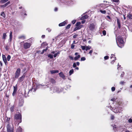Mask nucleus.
Returning <instances> with one entry per match:
<instances>
[{
  "label": "nucleus",
  "mask_w": 132,
  "mask_h": 132,
  "mask_svg": "<svg viewBox=\"0 0 132 132\" xmlns=\"http://www.w3.org/2000/svg\"><path fill=\"white\" fill-rule=\"evenodd\" d=\"M117 23L118 28L119 29H120L121 28V26L120 23V21L119 20L118 18H117Z\"/></svg>",
  "instance_id": "nucleus-13"
},
{
  "label": "nucleus",
  "mask_w": 132,
  "mask_h": 132,
  "mask_svg": "<svg viewBox=\"0 0 132 132\" xmlns=\"http://www.w3.org/2000/svg\"><path fill=\"white\" fill-rule=\"evenodd\" d=\"M124 74V72H122L121 74V75L120 76V77H123Z\"/></svg>",
  "instance_id": "nucleus-52"
},
{
  "label": "nucleus",
  "mask_w": 132,
  "mask_h": 132,
  "mask_svg": "<svg viewBox=\"0 0 132 132\" xmlns=\"http://www.w3.org/2000/svg\"><path fill=\"white\" fill-rule=\"evenodd\" d=\"M88 17V16L87 15H84V14H83L82 15V17L80 18L81 20H83L86 19H87Z\"/></svg>",
  "instance_id": "nucleus-11"
},
{
  "label": "nucleus",
  "mask_w": 132,
  "mask_h": 132,
  "mask_svg": "<svg viewBox=\"0 0 132 132\" xmlns=\"http://www.w3.org/2000/svg\"><path fill=\"white\" fill-rule=\"evenodd\" d=\"M116 42L118 46L119 47L121 48L123 46V40L122 37L120 36L117 37L116 36Z\"/></svg>",
  "instance_id": "nucleus-1"
},
{
  "label": "nucleus",
  "mask_w": 132,
  "mask_h": 132,
  "mask_svg": "<svg viewBox=\"0 0 132 132\" xmlns=\"http://www.w3.org/2000/svg\"><path fill=\"white\" fill-rule=\"evenodd\" d=\"M22 117L20 113L16 114L14 116V119L16 120H19V123L21 122Z\"/></svg>",
  "instance_id": "nucleus-4"
},
{
  "label": "nucleus",
  "mask_w": 132,
  "mask_h": 132,
  "mask_svg": "<svg viewBox=\"0 0 132 132\" xmlns=\"http://www.w3.org/2000/svg\"><path fill=\"white\" fill-rule=\"evenodd\" d=\"M80 28H79V27H76L75 28V29H74L73 31H76L77 30H78L80 29Z\"/></svg>",
  "instance_id": "nucleus-33"
},
{
  "label": "nucleus",
  "mask_w": 132,
  "mask_h": 132,
  "mask_svg": "<svg viewBox=\"0 0 132 132\" xmlns=\"http://www.w3.org/2000/svg\"><path fill=\"white\" fill-rule=\"evenodd\" d=\"M69 58L71 59V60H73V57L71 56H69Z\"/></svg>",
  "instance_id": "nucleus-55"
},
{
  "label": "nucleus",
  "mask_w": 132,
  "mask_h": 132,
  "mask_svg": "<svg viewBox=\"0 0 132 132\" xmlns=\"http://www.w3.org/2000/svg\"><path fill=\"white\" fill-rule=\"evenodd\" d=\"M74 72V70L73 69H71L69 72V75H71L72 74H73Z\"/></svg>",
  "instance_id": "nucleus-24"
},
{
  "label": "nucleus",
  "mask_w": 132,
  "mask_h": 132,
  "mask_svg": "<svg viewBox=\"0 0 132 132\" xmlns=\"http://www.w3.org/2000/svg\"><path fill=\"white\" fill-rule=\"evenodd\" d=\"M81 48L83 50H85L86 49V47L85 46H81Z\"/></svg>",
  "instance_id": "nucleus-39"
},
{
  "label": "nucleus",
  "mask_w": 132,
  "mask_h": 132,
  "mask_svg": "<svg viewBox=\"0 0 132 132\" xmlns=\"http://www.w3.org/2000/svg\"><path fill=\"white\" fill-rule=\"evenodd\" d=\"M124 82L123 81H121L120 82V83L121 84L123 85V84Z\"/></svg>",
  "instance_id": "nucleus-58"
},
{
  "label": "nucleus",
  "mask_w": 132,
  "mask_h": 132,
  "mask_svg": "<svg viewBox=\"0 0 132 132\" xmlns=\"http://www.w3.org/2000/svg\"><path fill=\"white\" fill-rule=\"evenodd\" d=\"M48 57L50 58V59H52L53 58V55L51 54H49L48 55Z\"/></svg>",
  "instance_id": "nucleus-35"
},
{
  "label": "nucleus",
  "mask_w": 132,
  "mask_h": 132,
  "mask_svg": "<svg viewBox=\"0 0 132 132\" xmlns=\"http://www.w3.org/2000/svg\"><path fill=\"white\" fill-rule=\"evenodd\" d=\"M86 60V58L84 57H82L81 58V61H85Z\"/></svg>",
  "instance_id": "nucleus-41"
},
{
  "label": "nucleus",
  "mask_w": 132,
  "mask_h": 132,
  "mask_svg": "<svg viewBox=\"0 0 132 132\" xmlns=\"http://www.w3.org/2000/svg\"><path fill=\"white\" fill-rule=\"evenodd\" d=\"M21 73V69L19 68L17 69L15 73V78H18L19 76Z\"/></svg>",
  "instance_id": "nucleus-6"
},
{
  "label": "nucleus",
  "mask_w": 132,
  "mask_h": 132,
  "mask_svg": "<svg viewBox=\"0 0 132 132\" xmlns=\"http://www.w3.org/2000/svg\"><path fill=\"white\" fill-rule=\"evenodd\" d=\"M127 17L129 19H132V15L129 13L127 14Z\"/></svg>",
  "instance_id": "nucleus-16"
},
{
  "label": "nucleus",
  "mask_w": 132,
  "mask_h": 132,
  "mask_svg": "<svg viewBox=\"0 0 132 132\" xmlns=\"http://www.w3.org/2000/svg\"><path fill=\"white\" fill-rule=\"evenodd\" d=\"M93 52V50H90L89 52V54H90V55L91 56L92 55V53Z\"/></svg>",
  "instance_id": "nucleus-53"
},
{
  "label": "nucleus",
  "mask_w": 132,
  "mask_h": 132,
  "mask_svg": "<svg viewBox=\"0 0 132 132\" xmlns=\"http://www.w3.org/2000/svg\"><path fill=\"white\" fill-rule=\"evenodd\" d=\"M75 45L74 44H72L71 46V48L72 49H73L75 47Z\"/></svg>",
  "instance_id": "nucleus-46"
},
{
  "label": "nucleus",
  "mask_w": 132,
  "mask_h": 132,
  "mask_svg": "<svg viewBox=\"0 0 132 132\" xmlns=\"http://www.w3.org/2000/svg\"><path fill=\"white\" fill-rule=\"evenodd\" d=\"M113 2H118L119 0H112Z\"/></svg>",
  "instance_id": "nucleus-57"
},
{
  "label": "nucleus",
  "mask_w": 132,
  "mask_h": 132,
  "mask_svg": "<svg viewBox=\"0 0 132 132\" xmlns=\"http://www.w3.org/2000/svg\"><path fill=\"white\" fill-rule=\"evenodd\" d=\"M25 76L23 74L22 76L20 77L18 79V81L20 82L23 81L24 80Z\"/></svg>",
  "instance_id": "nucleus-10"
},
{
  "label": "nucleus",
  "mask_w": 132,
  "mask_h": 132,
  "mask_svg": "<svg viewBox=\"0 0 132 132\" xmlns=\"http://www.w3.org/2000/svg\"><path fill=\"white\" fill-rule=\"evenodd\" d=\"M22 129V128L20 126H19L17 129L16 132H21Z\"/></svg>",
  "instance_id": "nucleus-19"
},
{
  "label": "nucleus",
  "mask_w": 132,
  "mask_h": 132,
  "mask_svg": "<svg viewBox=\"0 0 132 132\" xmlns=\"http://www.w3.org/2000/svg\"><path fill=\"white\" fill-rule=\"evenodd\" d=\"M48 49V47H47L46 48V49H44L43 50L42 52L41 53V54H43Z\"/></svg>",
  "instance_id": "nucleus-27"
},
{
  "label": "nucleus",
  "mask_w": 132,
  "mask_h": 132,
  "mask_svg": "<svg viewBox=\"0 0 132 132\" xmlns=\"http://www.w3.org/2000/svg\"><path fill=\"white\" fill-rule=\"evenodd\" d=\"M9 0H1L0 1V3L3 4L8 1Z\"/></svg>",
  "instance_id": "nucleus-22"
},
{
  "label": "nucleus",
  "mask_w": 132,
  "mask_h": 132,
  "mask_svg": "<svg viewBox=\"0 0 132 132\" xmlns=\"http://www.w3.org/2000/svg\"><path fill=\"white\" fill-rule=\"evenodd\" d=\"M1 7L4 8L5 7L4 4L3 5H2L0 6Z\"/></svg>",
  "instance_id": "nucleus-59"
},
{
  "label": "nucleus",
  "mask_w": 132,
  "mask_h": 132,
  "mask_svg": "<svg viewBox=\"0 0 132 132\" xmlns=\"http://www.w3.org/2000/svg\"><path fill=\"white\" fill-rule=\"evenodd\" d=\"M89 29L92 31H94L96 29V24L94 23L90 24L89 27Z\"/></svg>",
  "instance_id": "nucleus-3"
},
{
  "label": "nucleus",
  "mask_w": 132,
  "mask_h": 132,
  "mask_svg": "<svg viewBox=\"0 0 132 132\" xmlns=\"http://www.w3.org/2000/svg\"><path fill=\"white\" fill-rule=\"evenodd\" d=\"M23 100L22 98H21L20 100H19V105L20 106H22L23 105Z\"/></svg>",
  "instance_id": "nucleus-14"
},
{
  "label": "nucleus",
  "mask_w": 132,
  "mask_h": 132,
  "mask_svg": "<svg viewBox=\"0 0 132 132\" xmlns=\"http://www.w3.org/2000/svg\"><path fill=\"white\" fill-rule=\"evenodd\" d=\"M78 36V35H74L73 36V38H76V37Z\"/></svg>",
  "instance_id": "nucleus-56"
},
{
  "label": "nucleus",
  "mask_w": 132,
  "mask_h": 132,
  "mask_svg": "<svg viewBox=\"0 0 132 132\" xmlns=\"http://www.w3.org/2000/svg\"><path fill=\"white\" fill-rule=\"evenodd\" d=\"M115 90V88L114 87H112L111 88V90L112 92L114 91Z\"/></svg>",
  "instance_id": "nucleus-47"
},
{
  "label": "nucleus",
  "mask_w": 132,
  "mask_h": 132,
  "mask_svg": "<svg viewBox=\"0 0 132 132\" xmlns=\"http://www.w3.org/2000/svg\"><path fill=\"white\" fill-rule=\"evenodd\" d=\"M114 119V116L113 115H112L111 116V119L112 120H113Z\"/></svg>",
  "instance_id": "nucleus-54"
},
{
  "label": "nucleus",
  "mask_w": 132,
  "mask_h": 132,
  "mask_svg": "<svg viewBox=\"0 0 132 132\" xmlns=\"http://www.w3.org/2000/svg\"><path fill=\"white\" fill-rule=\"evenodd\" d=\"M102 33L105 36L106 35V31L105 30H103V31Z\"/></svg>",
  "instance_id": "nucleus-44"
},
{
  "label": "nucleus",
  "mask_w": 132,
  "mask_h": 132,
  "mask_svg": "<svg viewBox=\"0 0 132 132\" xmlns=\"http://www.w3.org/2000/svg\"><path fill=\"white\" fill-rule=\"evenodd\" d=\"M6 130L7 132H14L13 126H11L9 123L6 126Z\"/></svg>",
  "instance_id": "nucleus-2"
},
{
  "label": "nucleus",
  "mask_w": 132,
  "mask_h": 132,
  "mask_svg": "<svg viewBox=\"0 0 132 132\" xmlns=\"http://www.w3.org/2000/svg\"><path fill=\"white\" fill-rule=\"evenodd\" d=\"M81 23L80 22H77L75 25L76 26H78L80 25Z\"/></svg>",
  "instance_id": "nucleus-38"
},
{
  "label": "nucleus",
  "mask_w": 132,
  "mask_h": 132,
  "mask_svg": "<svg viewBox=\"0 0 132 132\" xmlns=\"http://www.w3.org/2000/svg\"><path fill=\"white\" fill-rule=\"evenodd\" d=\"M91 48V47L90 46H87L86 47V50L87 51L88 50H90Z\"/></svg>",
  "instance_id": "nucleus-28"
},
{
  "label": "nucleus",
  "mask_w": 132,
  "mask_h": 132,
  "mask_svg": "<svg viewBox=\"0 0 132 132\" xmlns=\"http://www.w3.org/2000/svg\"><path fill=\"white\" fill-rule=\"evenodd\" d=\"M14 106H12L10 108V110L11 111L13 112L14 111Z\"/></svg>",
  "instance_id": "nucleus-32"
},
{
  "label": "nucleus",
  "mask_w": 132,
  "mask_h": 132,
  "mask_svg": "<svg viewBox=\"0 0 132 132\" xmlns=\"http://www.w3.org/2000/svg\"><path fill=\"white\" fill-rule=\"evenodd\" d=\"M128 122L129 123H131L132 122V119L131 118H130L128 120Z\"/></svg>",
  "instance_id": "nucleus-45"
},
{
  "label": "nucleus",
  "mask_w": 132,
  "mask_h": 132,
  "mask_svg": "<svg viewBox=\"0 0 132 132\" xmlns=\"http://www.w3.org/2000/svg\"><path fill=\"white\" fill-rule=\"evenodd\" d=\"M50 81L53 84H54L55 83V80L52 78H50Z\"/></svg>",
  "instance_id": "nucleus-23"
},
{
  "label": "nucleus",
  "mask_w": 132,
  "mask_h": 132,
  "mask_svg": "<svg viewBox=\"0 0 132 132\" xmlns=\"http://www.w3.org/2000/svg\"><path fill=\"white\" fill-rule=\"evenodd\" d=\"M117 108H115L113 109V108H111V109L112 110L113 112H114L115 113H117L118 112L120 113L121 111V108H119V109H117Z\"/></svg>",
  "instance_id": "nucleus-8"
},
{
  "label": "nucleus",
  "mask_w": 132,
  "mask_h": 132,
  "mask_svg": "<svg viewBox=\"0 0 132 132\" xmlns=\"http://www.w3.org/2000/svg\"><path fill=\"white\" fill-rule=\"evenodd\" d=\"M60 54V52H58L57 53H55L54 55V57H56L57 55H59Z\"/></svg>",
  "instance_id": "nucleus-29"
},
{
  "label": "nucleus",
  "mask_w": 132,
  "mask_h": 132,
  "mask_svg": "<svg viewBox=\"0 0 132 132\" xmlns=\"http://www.w3.org/2000/svg\"><path fill=\"white\" fill-rule=\"evenodd\" d=\"M109 58V57L108 56H104V58L105 60L108 59Z\"/></svg>",
  "instance_id": "nucleus-43"
},
{
  "label": "nucleus",
  "mask_w": 132,
  "mask_h": 132,
  "mask_svg": "<svg viewBox=\"0 0 132 132\" xmlns=\"http://www.w3.org/2000/svg\"><path fill=\"white\" fill-rule=\"evenodd\" d=\"M19 39H25V37L24 36H20L19 37Z\"/></svg>",
  "instance_id": "nucleus-37"
},
{
  "label": "nucleus",
  "mask_w": 132,
  "mask_h": 132,
  "mask_svg": "<svg viewBox=\"0 0 132 132\" xmlns=\"http://www.w3.org/2000/svg\"><path fill=\"white\" fill-rule=\"evenodd\" d=\"M50 72L51 74L55 73H57L59 72V71L57 70H51L50 71Z\"/></svg>",
  "instance_id": "nucleus-20"
},
{
  "label": "nucleus",
  "mask_w": 132,
  "mask_h": 132,
  "mask_svg": "<svg viewBox=\"0 0 132 132\" xmlns=\"http://www.w3.org/2000/svg\"><path fill=\"white\" fill-rule=\"evenodd\" d=\"M1 15L3 18H5L6 16V15L4 12H2L1 13Z\"/></svg>",
  "instance_id": "nucleus-25"
},
{
  "label": "nucleus",
  "mask_w": 132,
  "mask_h": 132,
  "mask_svg": "<svg viewBox=\"0 0 132 132\" xmlns=\"http://www.w3.org/2000/svg\"><path fill=\"white\" fill-rule=\"evenodd\" d=\"M59 74V76L60 77L64 79H65V76L63 72H61Z\"/></svg>",
  "instance_id": "nucleus-12"
},
{
  "label": "nucleus",
  "mask_w": 132,
  "mask_h": 132,
  "mask_svg": "<svg viewBox=\"0 0 132 132\" xmlns=\"http://www.w3.org/2000/svg\"><path fill=\"white\" fill-rule=\"evenodd\" d=\"M11 58V56L9 55H8V56L7 57V59L8 61H9L10 60Z\"/></svg>",
  "instance_id": "nucleus-34"
},
{
  "label": "nucleus",
  "mask_w": 132,
  "mask_h": 132,
  "mask_svg": "<svg viewBox=\"0 0 132 132\" xmlns=\"http://www.w3.org/2000/svg\"><path fill=\"white\" fill-rule=\"evenodd\" d=\"M10 3V1L4 4L5 6V7L6 6L8 5Z\"/></svg>",
  "instance_id": "nucleus-40"
},
{
  "label": "nucleus",
  "mask_w": 132,
  "mask_h": 132,
  "mask_svg": "<svg viewBox=\"0 0 132 132\" xmlns=\"http://www.w3.org/2000/svg\"><path fill=\"white\" fill-rule=\"evenodd\" d=\"M67 23H66L65 21H64L63 22H62L59 24V26H64L65 24H67Z\"/></svg>",
  "instance_id": "nucleus-15"
},
{
  "label": "nucleus",
  "mask_w": 132,
  "mask_h": 132,
  "mask_svg": "<svg viewBox=\"0 0 132 132\" xmlns=\"http://www.w3.org/2000/svg\"><path fill=\"white\" fill-rule=\"evenodd\" d=\"M74 2L72 1L71 0H70L69 1H68L67 3V4L69 5H71L73 4Z\"/></svg>",
  "instance_id": "nucleus-17"
},
{
  "label": "nucleus",
  "mask_w": 132,
  "mask_h": 132,
  "mask_svg": "<svg viewBox=\"0 0 132 132\" xmlns=\"http://www.w3.org/2000/svg\"><path fill=\"white\" fill-rule=\"evenodd\" d=\"M100 11L102 14H105L106 13V12L105 10H102L101 9L100 10Z\"/></svg>",
  "instance_id": "nucleus-30"
},
{
  "label": "nucleus",
  "mask_w": 132,
  "mask_h": 132,
  "mask_svg": "<svg viewBox=\"0 0 132 132\" xmlns=\"http://www.w3.org/2000/svg\"><path fill=\"white\" fill-rule=\"evenodd\" d=\"M51 90H53V93L57 92L59 93L61 92L62 91L61 90L56 87H54L51 88Z\"/></svg>",
  "instance_id": "nucleus-5"
},
{
  "label": "nucleus",
  "mask_w": 132,
  "mask_h": 132,
  "mask_svg": "<svg viewBox=\"0 0 132 132\" xmlns=\"http://www.w3.org/2000/svg\"><path fill=\"white\" fill-rule=\"evenodd\" d=\"M31 45V43H25L23 44V47L26 49H28L30 47Z\"/></svg>",
  "instance_id": "nucleus-7"
},
{
  "label": "nucleus",
  "mask_w": 132,
  "mask_h": 132,
  "mask_svg": "<svg viewBox=\"0 0 132 132\" xmlns=\"http://www.w3.org/2000/svg\"><path fill=\"white\" fill-rule=\"evenodd\" d=\"M73 68H75L76 66V63H74L73 65Z\"/></svg>",
  "instance_id": "nucleus-48"
},
{
  "label": "nucleus",
  "mask_w": 132,
  "mask_h": 132,
  "mask_svg": "<svg viewBox=\"0 0 132 132\" xmlns=\"http://www.w3.org/2000/svg\"><path fill=\"white\" fill-rule=\"evenodd\" d=\"M24 96L26 97L27 96H28V95H26V92L25 90L24 93Z\"/></svg>",
  "instance_id": "nucleus-50"
},
{
  "label": "nucleus",
  "mask_w": 132,
  "mask_h": 132,
  "mask_svg": "<svg viewBox=\"0 0 132 132\" xmlns=\"http://www.w3.org/2000/svg\"><path fill=\"white\" fill-rule=\"evenodd\" d=\"M106 5L105 4H100V6L102 7H103V9H105V8H106L107 7L106 6Z\"/></svg>",
  "instance_id": "nucleus-18"
},
{
  "label": "nucleus",
  "mask_w": 132,
  "mask_h": 132,
  "mask_svg": "<svg viewBox=\"0 0 132 132\" xmlns=\"http://www.w3.org/2000/svg\"><path fill=\"white\" fill-rule=\"evenodd\" d=\"M76 63L77 65L78 66H79L80 64L79 62H77Z\"/></svg>",
  "instance_id": "nucleus-60"
},
{
  "label": "nucleus",
  "mask_w": 132,
  "mask_h": 132,
  "mask_svg": "<svg viewBox=\"0 0 132 132\" xmlns=\"http://www.w3.org/2000/svg\"><path fill=\"white\" fill-rule=\"evenodd\" d=\"M121 65H119V63H118V68L117 69H118L120 67Z\"/></svg>",
  "instance_id": "nucleus-62"
},
{
  "label": "nucleus",
  "mask_w": 132,
  "mask_h": 132,
  "mask_svg": "<svg viewBox=\"0 0 132 132\" xmlns=\"http://www.w3.org/2000/svg\"><path fill=\"white\" fill-rule=\"evenodd\" d=\"M10 120V118H8L7 117V121H9Z\"/></svg>",
  "instance_id": "nucleus-61"
},
{
  "label": "nucleus",
  "mask_w": 132,
  "mask_h": 132,
  "mask_svg": "<svg viewBox=\"0 0 132 132\" xmlns=\"http://www.w3.org/2000/svg\"><path fill=\"white\" fill-rule=\"evenodd\" d=\"M17 87L16 86H14V91L13 92H14L16 93L17 91Z\"/></svg>",
  "instance_id": "nucleus-36"
},
{
  "label": "nucleus",
  "mask_w": 132,
  "mask_h": 132,
  "mask_svg": "<svg viewBox=\"0 0 132 132\" xmlns=\"http://www.w3.org/2000/svg\"><path fill=\"white\" fill-rule=\"evenodd\" d=\"M76 22V20H73L72 21V23L73 24L75 23Z\"/></svg>",
  "instance_id": "nucleus-49"
},
{
  "label": "nucleus",
  "mask_w": 132,
  "mask_h": 132,
  "mask_svg": "<svg viewBox=\"0 0 132 132\" xmlns=\"http://www.w3.org/2000/svg\"><path fill=\"white\" fill-rule=\"evenodd\" d=\"M12 31H11L10 34V39L11 41L12 40Z\"/></svg>",
  "instance_id": "nucleus-26"
},
{
  "label": "nucleus",
  "mask_w": 132,
  "mask_h": 132,
  "mask_svg": "<svg viewBox=\"0 0 132 132\" xmlns=\"http://www.w3.org/2000/svg\"><path fill=\"white\" fill-rule=\"evenodd\" d=\"M80 57V55H78L77 56H75L74 58L75 60L76 61Z\"/></svg>",
  "instance_id": "nucleus-21"
},
{
  "label": "nucleus",
  "mask_w": 132,
  "mask_h": 132,
  "mask_svg": "<svg viewBox=\"0 0 132 132\" xmlns=\"http://www.w3.org/2000/svg\"><path fill=\"white\" fill-rule=\"evenodd\" d=\"M2 57L3 60L4 62L5 65H6L7 64V60L5 55L3 54Z\"/></svg>",
  "instance_id": "nucleus-9"
},
{
  "label": "nucleus",
  "mask_w": 132,
  "mask_h": 132,
  "mask_svg": "<svg viewBox=\"0 0 132 132\" xmlns=\"http://www.w3.org/2000/svg\"><path fill=\"white\" fill-rule=\"evenodd\" d=\"M6 36H7L6 33H3L2 38L3 39H5Z\"/></svg>",
  "instance_id": "nucleus-31"
},
{
  "label": "nucleus",
  "mask_w": 132,
  "mask_h": 132,
  "mask_svg": "<svg viewBox=\"0 0 132 132\" xmlns=\"http://www.w3.org/2000/svg\"><path fill=\"white\" fill-rule=\"evenodd\" d=\"M114 62V60H112V62H111V63L113 64V63Z\"/></svg>",
  "instance_id": "nucleus-64"
},
{
  "label": "nucleus",
  "mask_w": 132,
  "mask_h": 132,
  "mask_svg": "<svg viewBox=\"0 0 132 132\" xmlns=\"http://www.w3.org/2000/svg\"><path fill=\"white\" fill-rule=\"evenodd\" d=\"M71 26V25L70 24H68L66 27V28L67 29H69L70 28V27Z\"/></svg>",
  "instance_id": "nucleus-42"
},
{
  "label": "nucleus",
  "mask_w": 132,
  "mask_h": 132,
  "mask_svg": "<svg viewBox=\"0 0 132 132\" xmlns=\"http://www.w3.org/2000/svg\"><path fill=\"white\" fill-rule=\"evenodd\" d=\"M57 10H58L57 8V7H56L55 8V9H54V11H57Z\"/></svg>",
  "instance_id": "nucleus-63"
},
{
  "label": "nucleus",
  "mask_w": 132,
  "mask_h": 132,
  "mask_svg": "<svg viewBox=\"0 0 132 132\" xmlns=\"http://www.w3.org/2000/svg\"><path fill=\"white\" fill-rule=\"evenodd\" d=\"M46 30L49 32H51V29H50V28H47Z\"/></svg>",
  "instance_id": "nucleus-51"
}]
</instances>
